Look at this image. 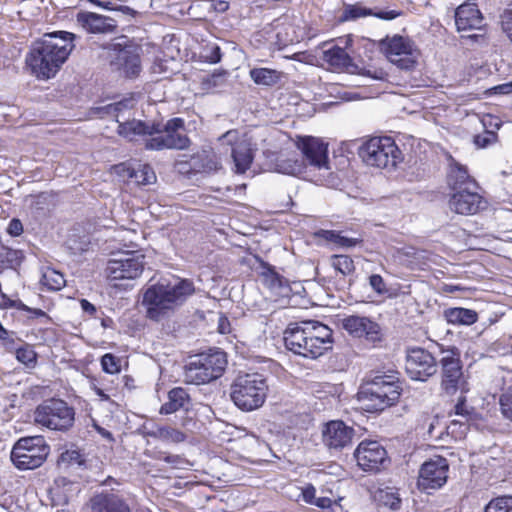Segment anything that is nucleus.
Wrapping results in <instances>:
<instances>
[{
  "instance_id": "obj_1",
  "label": "nucleus",
  "mask_w": 512,
  "mask_h": 512,
  "mask_svg": "<svg viewBox=\"0 0 512 512\" xmlns=\"http://www.w3.org/2000/svg\"><path fill=\"white\" fill-rule=\"evenodd\" d=\"M76 35L68 31L45 33L34 42L26 56V64L37 78H53L75 48Z\"/></svg>"
},
{
  "instance_id": "obj_2",
  "label": "nucleus",
  "mask_w": 512,
  "mask_h": 512,
  "mask_svg": "<svg viewBox=\"0 0 512 512\" xmlns=\"http://www.w3.org/2000/svg\"><path fill=\"white\" fill-rule=\"evenodd\" d=\"M194 293L195 285L191 279L177 277L174 283L161 279L143 294L146 317L154 322L167 319Z\"/></svg>"
},
{
  "instance_id": "obj_3",
  "label": "nucleus",
  "mask_w": 512,
  "mask_h": 512,
  "mask_svg": "<svg viewBox=\"0 0 512 512\" xmlns=\"http://www.w3.org/2000/svg\"><path fill=\"white\" fill-rule=\"evenodd\" d=\"M286 348L296 355L316 359L332 348V329L314 320L290 323L284 331Z\"/></svg>"
},
{
  "instance_id": "obj_4",
  "label": "nucleus",
  "mask_w": 512,
  "mask_h": 512,
  "mask_svg": "<svg viewBox=\"0 0 512 512\" xmlns=\"http://www.w3.org/2000/svg\"><path fill=\"white\" fill-rule=\"evenodd\" d=\"M402 393L398 372L390 371L375 375L365 382L359 392L363 409L369 413H378L395 405Z\"/></svg>"
},
{
  "instance_id": "obj_5",
  "label": "nucleus",
  "mask_w": 512,
  "mask_h": 512,
  "mask_svg": "<svg viewBox=\"0 0 512 512\" xmlns=\"http://www.w3.org/2000/svg\"><path fill=\"white\" fill-rule=\"evenodd\" d=\"M269 386L266 377L258 372H240L230 387L233 403L242 411H253L266 401Z\"/></svg>"
},
{
  "instance_id": "obj_6",
  "label": "nucleus",
  "mask_w": 512,
  "mask_h": 512,
  "mask_svg": "<svg viewBox=\"0 0 512 512\" xmlns=\"http://www.w3.org/2000/svg\"><path fill=\"white\" fill-rule=\"evenodd\" d=\"M227 365L226 353L210 349L192 358L184 368L186 383L201 385L221 377Z\"/></svg>"
},
{
  "instance_id": "obj_7",
  "label": "nucleus",
  "mask_w": 512,
  "mask_h": 512,
  "mask_svg": "<svg viewBox=\"0 0 512 512\" xmlns=\"http://www.w3.org/2000/svg\"><path fill=\"white\" fill-rule=\"evenodd\" d=\"M75 409L61 398L42 401L34 410V422L52 431L67 432L75 423Z\"/></svg>"
},
{
  "instance_id": "obj_8",
  "label": "nucleus",
  "mask_w": 512,
  "mask_h": 512,
  "mask_svg": "<svg viewBox=\"0 0 512 512\" xmlns=\"http://www.w3.org/2000/svg\"><path fill=\"white\" fill-rule=\"evenodd\" d=\"M359 155L367 165L378 168L396 167L403 160L401 150L389 136L370 138L360 147Z\"/></svg>"
},
{
  "instance_id": "obj_9",
  "label": "nucleus",
  "mask_w": 512,
  "mask_h": 512,
  "mask_svg": "<svg viewBox=\"0 0 512 512\" xmlns=\"http://www.w3.org/2000/svg\"><path fill=\"white\" fill-rule=\"evenodd\" d=\"M159 131L154 137L146 139L144 147L150 151L185 150L189 148L191 140L187 135L183 118L174 117L166 123L159 121Z\"/></svg>"
},
{
  "instance_id": "obj_10",
  "label": "nucleus",
  "mask_w": 512,
  "mask_h": 512,
  "mask_svg": "<svg viewBox=\"0 0 512 512\" xmlns=\"http://www.w3.org/2000/svg\"><path fill=\"white\" fill-rule=\"evenodd\" d=\"M50 451L42 436L19 439L11 451V460L19 470H32L40 467Z\"/></svg>"
},
{
  "instance_id": "obj_11",
  "label": "nucleus",
  "mask_w": 512,
  "mask_h": 512,
  "mask_svg": "<svg viewBox=\"0 0 512 512\" xmlns=\"http://www.w3.org/2000/svg\"><path fill=\"white\" fill-rule=\"evenodd\" d=\"M441 364V390L447 396H454L458 391L468 392V383L464 377L463 365L458 349L445 351L440 360Z\"/></svg>"
},
{
  "instance_id": "obj_12",
  "label": "nucleus",
  "mask_w": 512,
  "mask_h": 512,
  "mask_svg": "<svg viewBox=\"0 0 512 512\" xmlns=\"http://www.w3.org/2000/svg\"><path fill=\"white\" fill-rule=\"evenodd\" d=\"M380 50L386 58L403 70H412L417 64V50L409 37L387 36L380 41Z\"/></svg>"
},
{
  "instance_id": "obj_13",
  "label": "nucleus",
  "mask_w": 512,
  "mask_h": 512,
  "mask_svg": "<svg viewBox=\"0 0 512 512\" xmlns=\"http://www.w3.org/2000/svg\"><path fill=\"white\" fill-rule=\"evenodd\" d=\"M449 463L445 457L435 456L425 461L419 469L417 487L420 491L438 490L448 480Z\"/></svg>"
},
{
  "instance_id": "obj_14",
  "label": "nucleus",
  "mask_w": 512,
  "mask_h": 512,
  "mask_svg": "<svg viewBox=\"0 0 512 512\" xmlns=\"http://www.w3.org/2000/svg\"><path fill=\"white\" fill-rule=\"evenodd\" d=\"M112 49L115 51V56L111 61V65L126 78L138 77L142 71V47L133 43L125 45L116 43L112 45Z\"/></svg>"
},
{
  "instance_id": "obj_15",
  "label": "nucleus",
  "mask_w": 512,
  "mask_h": 512,
  "mask_svg": "<svg viewBox=\"0 0 512 512\" xmlns=\"http://www.w3.org/2000/svg\"><path fill=\"white\" fill-rule=\"evenodd\" d=\"M436 370V359L428 350L421 347L406 350L405 371L412 380L426 381Z\"/></svg>"
},
{
  "instance_id": "obj_16",
  "label": "nucleus",
  "mask_w": 512,
  "mask_h": 512,
  "mask_svg": "<svg viewBox=\"0 0 512 512\" xmlns=\"http://www.w3.org/2000/svg\"><path fill=\"white\" fill-rule=\"evenodd\" d=\"M354 457L358 466L366 472H379L385 463L389 462L386 449L374 440L361 441L354 452Z\"/></svg>"
},
{
  "instance_id": "obj_17",
  "label": "nucleus",
  "mask_w": 512,
  "mask_h": 512,
  "mask_svg": "<svg viewBox=\"0 0 512 512\" xmlns=\"http://www.w3.org/2000/svg\"><path fill=\"white\" fill-rule=\"evenodd\" d=\"M143 254L137 252H126L118 259H110L107 264V276L112 280L135 279L144 270Z\"/></svg>"
},
{
  "instance_id": "obj_18",
  "label": "nucleus",
  "mask_w": 512,
  "mask_h": 512,
  "mask_svg": "<svg viewBox=\"0 0 512 512\" xmlns=\"http://www.w3.org/2000/svg\"><path fill=\"white\" fill-rule=\"evenodd\" d=\"M343 328L355 338H363L373 346L384 341L381 326L374 320L365 316L350 315L343 319Z\"/></svg>"
},
{
  "instance_id": "obj_19",
  "label": "nucleus",
  "mask_w": 512,
  "mask_h": 512,
  "mask_svg": "<svg viewBox=\"0 0 512 512\" xmlns=\"http://www.w3.org/2000/svg\"><path fill=\"white\" fill-rule=\"evenodd\" d=\"M480 190L481 187L451 193L448 201L449 208L460 215H475L486 209L488 202Z\"/></svg>"
},
{
  "instance_id": "obj_20",
  "label": "nucleus",
  "mask_w": 512,
  "mask_h": 512,
  "mask_svg": "<svg viewBox=\"0 0 512 512\" xmlns=\"http://www.w3.org/2000/svg\"><path fill=\"white\" fill-rule=\"evenodd\" d=\"M355 430L342 420L327 422L322 430V441L330 450L341 451L352 444Z\"/></svg>"
},
{
  "instance_id": "obj_21",
  "label": "nucleus",
  "mask_w": 512,
  "mask_h": 512,
  "mask_svg": "<svg viewBox=\"0 0 512 512\" xmlns=\"http://www.w3.org/2000/svg\"><path fill=\"white\" fill-rule=\"evenodd\" d=\"M296 146L309 165L318 169L328 168V144L323 140L313 136H299Z\"/></svg>"
},
{
  "instance_id": "obj_22",
  "label": "nucleus",
  "mask_w": 512,
  "mask_h": 512,
  "mask_svg": "<svg viewBox=\"0 0 512 512\" xmlns=\"http://www.w3.org/2000/svg\"><path fill=\"white\" fill-rule=\"evenodd\" d=\"M454 18L458 32L483 30L486 25L478 5L471 1L459 5L455 9Z\"/></svg>"
},
{
  "instance_id": "obj_23",
  "label": "nucleus",
  "mask_w": 512,
  "mask_h": 512,
  "mask_svg": "<svg viewBox=\"0 0 512 512\" xmlns=\"http://www.w3.org/2000/svg\"><path fill=\"white\" fill-rule=\"evenodd\" d=\"M76 21L90 34H111L117 32L118 28L114 18L95 12L81 11L77 13Z\"/></svg>"
},
{
  "instance_id": "obj_24",
  "label": "nucleus",
  "mask_w": 512,
  "mask_h": 512,
  "mask_svg": "<svg viewBox=\"0 0 512 512\" xmlns=\"http://www.w3.org/2000/svg\"><path fill=\"white\" fill-rule=\"evenodd\" d=\"M446 182L452 193L460 190L480 188L478 181L470 175L467 166L450 158L446 174Z\"/></svg>"
},
{
  "instance_id": "obj_25",
  "label": "nucleus",
  "mask_w": 512,
  "mask_h": 512,
  "mask_svg": "<svg viewBox=\"0 0 512 512\" xmlns=\"http://www.w3.org/2000/svg\"><path fill=\"white\" fill-rule=\"evenodd\" d=\"M159 121H144L132 119L119 122L117 133L128 141H136L140 138L149 139L159 131Z\"/></svg>"
},
{
  "instance_id": "obj_26",
  "label": "nucleus",
  "mask_w": 512,
  "mask_h": 512,
  "mask_svg": "<svg viewBox=\"0 0 512 512\" xmlns=\"http://www.w3.org/2000/svg\"><path fill=\"white\" fill-rule=\"evenodd\" d=\"M92 512H131L129 505L119 495L111 492H102L90 499Z\"/></svg>"
},
{
  "instance_id": "obj_27",
  "label": "nucleus",
  "mask_w": 512,
  "mask_h": 512,
  "mask_svg": "<svg viewBox=\"0 0 512 512\" xmlns=\"http://www.w3.org/2000/svg\"><path fill=\"white\" fill-rule=\"evenodd\" d=\"M168 400L160 407V414L169 415L181 409H185L190 404L189 393L183 387L172 388L167 395Z\"/></svg>"
},
{
  "instance_id": "obj_28",
  "label": "nucleus",
  "mask_w": 512,
  "mask_h": 512,
  "mask_svg": "<svg viewBox=\"0 0 512 512\" xmlns=\"http://www.w3.org/2000/svg\"><path fill=\"white\" fill-rule=\"evenodd\" d=\"M249 77L256 85L271 88L280 85L285 74L272 68L254 67L250 69Z\"/></svg>"
},
{
  "instance_id": "obj_29",
  "label": "nucleus",
  "mask_w": 512,
  "mask_h": 512,
  "mask_svg": "<svg viewBox=\"0 0 512 512\" xmlns=\"http://www.w3.org/2000/svg\"><path fill=\"white\" fill-rule=\"evenodd\" d=\"M372 497L379 507L397 511L402 505L399 489L396 487H379L373 492Z\"/></svg>"
},
{
  "instance_id": "obj_30",
  "label": "nucleus",
  "mask_w": 512,
  "mask_h": 512,
  "mask_svg": "<svg viewBox=\"0 0 512 512\" xmlns=\"http://www.w3.org/2000/svg\"><path fill=\"white\" fill-rule=\"evenodd\" d=\"M256 259L259 263L260 269L258 271V277L265 287L269 289H275L281 288L286 284L285 278L276 271V268L273 265L269 264L258 256Z\"/></svg>"
},
{
  "instance_id": "obj_31",
  "label": "nucleus",
  "mask_w": 512,
  "mask_h": 512,
  "mask_svg": "<svg viewBox=\"0 0 512 512\" xmlns=\"http://www.w3.org/2000/svg\"><path fill=\"white\" fill-rule=\"evenodd\" d=\"M190 166L195 173H210L218 170L219 162L213 151L202 150L191 156Z\"/></svg>"
},
{
  "instance_id": "obj_32",
  "label": "nucleus",
  "mask_w": 512,
  "mask_h": 512,
  "mask_svg": "<svg viewBox=\"0 0 512 512\" xmlns=\"http://www.w3.org/2000/svg\"><path fill=\"white\" fill-rule=\"evenodd\" d=\"M444 318L452 325H473L478 321V313L473 309L450 307L444 310Z\"/></svg>"
},
{
  "instance_id": "obj_33",
  "label": "nucleus",
  "mask_w": 512,
  "mask_h": 512,
  "mask_svg": "<svg viewBox=\"0 0 512 512\" xmlns=\"http://www.w3.org/2000/svg\"><path fill=\"white\" fill-rule=\"evenodd\" d=\"M232 158L235 164V172L243 174L251 167L254 154L248 144L236 143L232 147Z\"/></svg>"
},
{
  "instance_id": "obj_34",
  "label": "nucleus",
  "mask_w": 512,
  "mask_h": 512,
  "mask_svg": "<svg viewBox=\"0 0 512 512\" xmlns=\"http://www.w3.org/2000/svg\"><path fill=\"white\" fill-rule=\"evenodd\" d=\"M329 263L334 269L335 276L340 279L351 278L355 274V262L349 255L333 254L329 258Z\"/></svg>"
},
{
  "instance_id": "obj_35",
  "label": "nucleus",
  "mask_w": 512,
  "mask_h": 512,
  "mask_svg": "<svg viewBox=\"0 0 512 512\" xmlns=\"http://www.w3.org/2000/svg\"><path fill=\"white\" fill-rule=\"evenodd\" d=\"M24 260L21 250L0 246V274L7 270H17Z\"/></svg>"
},
{
  "instance_id": "obj_36",
  "label": "nucleus",
  "mask_w": 512,
  "mask_h": 512,
  "mask_svg": "<svg viewBox=\"0 0 512 512\" xmlns=\"http://www.w3.org/2000/svg\"><path fill=\"white\" fill-rule=\"evenodd\" d=\"M146 434L154 439H159L165 442L180 443L186 438L185 434L171 426L156 425L148 430Z\"/></svg>"
},
{
  "instance_id": "obj_37",
  "label": "nucleus",
  "mask_w": 512,
  "mask_h": 512,
  "mask_svg": "<svg viewBox=\"0 0 512 512\" xmlns=\"http://www.w3.org/2000/svg\"><path fill=\"white\" fill-rule=\"evenodd\" d=\"M315 235L318 238H321L327 242H331L335 244V246L341 248L355 247L357 244L361 242V240L359 239L343 236L341 231L336 230L321 229L317 231Z\"/></svg>"
},
{
  "instance_id": "obj_38",
  "label": "nucleus",
  "mask_w": 512,
  "mask_h": 512,
  "mask_svg": "<svg viewBox=\"0 0 512 512\" xmlns=\"http://www.w3.org/2000/svg\"><path fill=\"white\" fill-rule=\"evenodd\" d=\"M41 284L50 291H59L61 290L65 284L66 279L63 273L53 269L46 268L41 277Z\"/></svg>"
},
{
  "instance_id": "obj_39",
  "label": "nucleus",
  "mask_w": 512,
  "mask_h": 512,
  "mask_svg": "<svg viewBox=\"0 0 512 512\" xmlns=\"http://www.w3.org/2000/svg\"><path fill=\"white\" fill-rule=\"evenodd\" d=\"M86 463V458L84 453L76 448V449H67L62 452L58 458V465L63 466L65 468H69L72 466H84Z\"/></svg>"
},
{
  "instance_id": "obj_40",
  "label": "nucleus",
  "mask_w": 512,
  "mask_h": 512,
  "mask_svg": "<svg viewBox=\"0 0 512 512\" xmlns=\"http://www.w3.org/2000/svg\"><path fill=\"white\" fill-rule=\"evenodd\" d=\"M484 512H512V495L492 498L484 507Z\"/></svg>"
},
{
  "instance_id": "obj_41",
  "label": "nucleus",
  "mask_w": 512,
  "mask_h": 512,
  "mask_svg": "<svg viewBox=\"0 0 512 512\" xmlns=\"http://www.w3.org/2000/svg\"><path fill=\"white\" fill-rule=\"evenodd\" d=\"M373 10L371 8H367L362 6L359 3L356 4H348L345 6L341 19L343 21L356 20L359 18L372 16Z\"/></svg>"
},
{
  "instance_id": "obj_42",
  "label": "nucleus",
  "mask_w": 512,
  "mask_h": 512,
  "mask_svg": "<svg viewBox=\"0 0 512 512\" xmlns=\"http://www.w3.org/2000/svg\"><path fill=\"white\" fill-rule=\"evenodd\" d=\"M325 57L331 65L338 67H345L350 61V57L345 49L339 46H334L327 50L325 52Z\"/></svg>"
},
{
  "instance_id": "obj_43",
  "label": "nucleus",
  "mask_w": 512,
  "mask_h": 512,
  "mask_svg": "<svg viewBox=\"0 0 512 512\" xmlns=\"http://www.w3.org/2000/svg\"><path fill=\"white\" fill-rule=\"evenodd\" d=\"M15 356L19 362L30 368L34 367L37 363V353L35 352L33 346L29 344H24L23 346L17 348Z\"/></svg>"
},
{
  "instance_id": "obj_44",
  "label": "nucleus",
  "mask_w": 512,
  "mask_h": 512,
  "mask_svg": "<svg viewBox=\"0 0 512 512\" xmlns=\"http://www.w3.org/2000/svg\"><path fill=\"white\" fill-rule=\"evenodd\" d=\"M135 174L132 179L139 185L152 184L156 180V175L148 164L141 165L139 169H135Z\"/></svg>"
},
{
  "instance_id": "obj_45",
  "label": "nucleus",
  "mask_w": 512,
  "mask_h": 512,
  "mask_svg": "<svg viewBox=\"0 0 512 512\" xmlns=\"http://www.w3.org/2000/svg\"><path fill=\"white\" fill-rule=\"evenodd\" d=\"M499 406L504 418L512 422V385L505 389L500 395Z\"/></svg>"
},
{
  "instance_id": "obj_46",
  "label": "nucleus",
  "mask_w": 512,
  "mask_h": 512,
  "mask_svg": "<svg viewBox=\"0 0 512 512\" xmlns=\"http://www.w3.org/2000/svg\"><path fill=\"white\" fill-rule=\"evenodd\" d=\"M101 366L108 374H117L121 371V360L112 353H106L101 357Z\"/></svg>"
},
{
  "instance_id": "obj_47",
  "label": "nucleus",
  "mask_w": 512,
  "mask_h": 512,
  "mask_svg": "<svg viewBox=\"0 0 512 512\" xmlns=\"http://www.w3.org/2000/svg\"><path fill=\"white\" fill-rule=\"evenodd\" d=\"M449 416L452 415H458L465 418H469L471 415V412L469 410V407L467 405V399L465 396V393L460 392V395L457 399L456 404L453 406L451 410L448 412Z\"/></svg>"
},
{
  "instance_id": "obj_48",
  "label": "nucleus",
  "mask_w": 512,
  "mask_h": 512,
  "mask_svg": "<svg viewBox=\"0 0 512 512\" xmlns=\"http://www.w3.org/2000/svg\"><path fill=\"white\" fill-rule=\"evenodd\" d=\"M497 141V134L493 131L485 130L481 134L473 137V143L477 148L483 149Z\"/></svg>"
},
{
  "instance_id": "obj_49",
  "label": "nucleus",
  "mask_w": 512,
  "mask_h": 512,
  "mask_svg": "<svg viewBox=\"0 0 512 512\" xmlns=\"http://www.w3.org/2000/svg\"><path fill=\"white\" fill-rule=\"evenodd\" d=\"M500 24L502 31L512 42V4L501 13Z\"/></svg>"
},
{
  "instance_id": "obj_50",
  "label": "nucleus",
  "mask_w": 512,
  "mask_h": 512,
  "mask_svg": "<svg viewBox=\"0 0 512 512\" xmlns=\"http://www.w3.org/2000/svg\"><path fill=\"white\" fill-rule=\"evenodd\" d=\"M0 308L1 309H16V310H25L27 305L23 303L20 299H11L6 294L0 293Z\"/></svg>"
},
{
  "instance_id": "obj_51",
  "label": "nucleus",
  "mask_w": 512,
  "mask_h": 512,
  "mask_svg": "<svg viewBox=\"0 0 512 512\" xmlns=\"http://www.w3.org/2000/svg\"><path fill=\"white\" fill-rule=\"evenodd\" d=\"M225 76L226 71H215L202 79V85L208 89L217 87Z\"/></svg>"
},
{
  "instance_id": "obj_52",
  "label": "nucleus",
  "mask_w": 512,
  "mask_h": 512,
  "mask_svg": "<svg viewBox=\"0 0 512 512\" xmlns=\"http://www.w3.org/2000/svg\"><path fill=\"white\" fill-rule=\"evenodd\" d=\"M151 457L162 460L173 467H178L182 463V458L179 455H171L162 451L154 452Z\"/></svg>"
},
{
  "instance_id": "obj_53",
  "label": "nucleus",
  "mask_w": 512,
  "mask_h": 512,
  "mask_svg": "<svg viewBox=\"0 0 512 512\" xmlns=\"http://www.w3.org/2000/svg\"><path fill=\"white\" fill-rule=\"evenodd\" d=\"M369 284L372 289L379 295H383L387 292L386 283L380 274L370 275Z\"/></svg>"
},
{
  "instance_id": "obj_54",
  "label": "nucleus",
  "mask_w": 512,
  "mask_h": 512,
  "mask_svg": "<svg viewBox=\"0 0 512 512\" xmlns=\"http://www.w3.org/2000/svg\"><path fill=\"white\" fill-rule=\"evenodd\" d=\"M302 499L306 504L313 505L316 502V488L308 483L301 489Z\"/></svg>"
},
{
  "instance_id": "obj_55",
  "label": "nucleus",
  "mask_w": 512,
  "mask_h": 512,
  "mask_svg": "<svg viewBox=\"0 0 512 512\" xmlns=\"http://www.w3.org/2000/svg\"><path fill=\"white\" fill-rule=\"evenodd\" d=\"M342 499H343L342 497H339L336 500H333L329 497H317L316 502H314L313 505H315L316 507H318L320 509H330V508H332L333 505L340 506V502L342 501Z\"/></svg>"
},
{
  "instance_id": "obj_56",
  "label": "nucleus",
  "mask_w": 512,
  "mask_h": 512,
  "mask_svg": "<svg viewBox=\"0 0 512 512\" xmlns=\"http://www.w3.org/2000/svg\"><path fill=\"white\" fill-rule=\"evenodd\" d=\"M114 171L116 174L122 177H127L128 179H132L135 176V169L126 163H120L114 166Z\"/></svg>"
},
{
  "instance_id": "obj_57",
  "label": "nucleus",
  "mask_w": 512,
  "mask_h": 512,
  "mask_svg": "<svg viewBox=\"0 0 512 512\" xmlns=\"http://www.w3.org/2000/svg\"><path fill=\"white\" fill-rule=\"evenodd\" d=\"M7 233L11 236H20L23 233V224L18 218H13L10 220Z\"/></svg>"
},
{
  "instance_id": "obj_58",
  "label": "nucleus",
  "mask_w": 512,
  "mask_h": 512,
  "mask_svg": "<svg viewBox=\"0 0 512 512\" xmlns=\"http://www.w3.org/2000/svg\"><path fill=\"white\" fill-rule=\"evenodd\" d=\"M400 15H402L401 11H397V10H384V11H378V12H374L373 11V15L372 16H375L376 18H379V19H382V20H393V19L399 17Z\"/></svg>"
},
{
  "instance_id": "obj_59",
  "label": "nucleus",
  "mask_w": 512,
  "mask_h": 512,
  "mask_svg": "<svg viewBox=\"0 0 512 512\" xmlns=\"http://www.w3.org/2000/svg\"><path fill=\"white\" fill-rule=\"evenodd\" d=\"M21 311L28 313L30 319L45 318L46 321L51 320L50 316L40 308H31V307L27 306V308L25 310H21Z\"/></svg>"
},
{
  "instance_id": "obj_60",
  "label": "nucleus",
  "mask_w": 512,
  "mask_h": 512,
  "mask_svg": "<svg viewBox=\"0 0 512 512\" xmlns=\"http://www.w3.org/2000/svg\"><path fill=\"white\" fill-rule=\"evenodd\" d=\"M217 330L220 334H228L231 332V324L226 315H220Z\"/></svg>"
},
{
  "instance_id": "obj_61",
  "label": "nucleus",
  "mask_w": 512,
  "mask_h": 512,
  "mask_svg": "<svg viewBox=\"0 0 512 512\" xmlns=\"http://www.w3.org/2000/svg\"><path fill=\"white\" fill-rule=\"evenodd\" d=\"M221 56H222V54H221V50H220L219 46L214 45L211 48L210 55L205 56V58L208 63L216 64L221 60Z\"/></svg>"
},
{
  "instance_id": "obj_62",
  "label": "nucleus",
  "mask_w": 512,
  "mask_h": 512,
  "mask_svg": "<svg viewBox=\"0 0 512 512\" xmlns=\"http://www.w3.org/2000/svg\"><path fill=\"white\" fill-rule=\"evenodd\" d=\"M80 304L84 312H87L90 315H94L96 313V307L88 300L82 299Z\"/></svg>"
},
{
  "instance_id": "obj_63",
  "label": "nucleus",
  "mask_w": 512,
  "mask_h": 512,
  "mask_svg": "<svg viewBox=\"0 0 512 512\" xmlns=\"http://www.w3.org/2000/svg\"><path fill=\"white\" fill-rule=\"evenodd\" d=\"M95 430L104 438L108 439V440H113V435L110 431H108L107 429L101 427L100 425H98L97 423H94L93 424Z\"/></svg>"
},
{
  "instance_id": "obj_64",
  "label": "nucleus",
  "mask_w": 512,
  "mask_h": 512,
  "mask_svg": "<svg viewBox=\"0 0 512 512\" xmlns=\"http://www.w3.org/2000/svg\"><path fill=\"white\" fill-rule=\"evenodd\" d=\"M8 337V331L0 323V340H6Z\"/></svg>"
}]
</instances>
